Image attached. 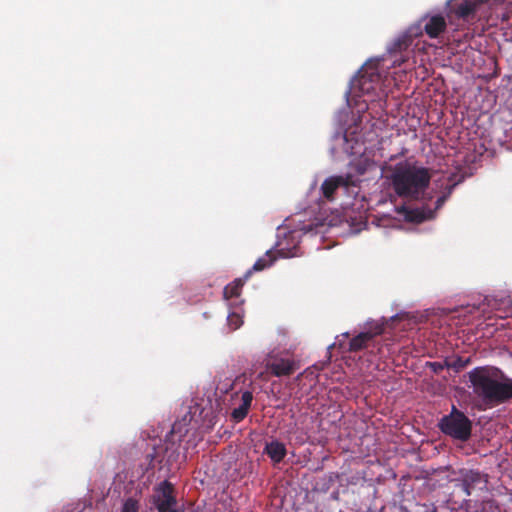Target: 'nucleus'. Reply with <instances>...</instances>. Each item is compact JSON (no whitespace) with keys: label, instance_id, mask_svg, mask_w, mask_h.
Listing matches in <instances>:
<instances>
[{"label":"nucleus","instance_id":"obj_14","mask_svg":"<svg viewBox=\"0 0 512 512\" xmlns=\"http://www.w3.org/2000/svg\"><path fill=\"white\" fill-rule=\"evenodd\" d=\"M275 260L276 257L273 252L271 250L266 251L265 255L258 258L252 268L245 273V279H248L254 271L258 272L270 267Z\"/></svg>","mask_w":512,"mask_h":512},{"label":"nucleus","instance_id":"obj_20","mask_svg":"<svg viewBox=\"0 0 512 512\" xmlns=\"http://www.w3.org/2000/svg\"><path fill=\"white\" fill-rule=\"evenodd\" d=\"M249 408L240 405L239 407L235 408L232 413L231 417L235 422H241L248 414Z\"/></svg>","mask_w":512,"mask_h":512},{"label":"nucleus","instance_id":"obj_21","mask_svg":"<svg viewBox=\"0 0 512 512\" xmlns=\"http://www.w3.org/2000/svg\"><path fill=\"white\" fill-rule=\"evenodd\" d=\"M163 451V448L162 446L161 447H153V452L152 453H147V456L146 458L149 460V466L151 468H154L155 464L154 462L157 461V462H162V459H160V454L161 452Z\"/></svg>","mask_w":512,"mask_h":512},{"label":"nucleus","instance_id":"obj_5","mask_svg":"<svg viewBox=\"0 0 512 512\" xmlns=\"http://www.w3.org/2000/svg\"><path fill=\"white\" fill-rule=\"evenodd\" d=\"M385 327L383 323H376L371 326L368 331L361 332L354 336L349 342L348 350L350 352H359L364 349H370L372 355H381L383 353V345L376 341L375 338L384 333Z\"/></svg>","mask_w":512,"mask_h":512},{"label":"nucleus","instance_id":"obj_10","mask_svg":"<svg viewBox=\"0 0 512 512\" xmlns=\"http://www.w3.org/2000/svg\"><path fill=\"white\" fill-rule=\"evenodd\" d=\"M446 20L442 15H434L427 19L424 31L430 38H437L446 30Z\"/></svg>","mask_w":512,"mask_h":512},{"label":"nucleus","instance_id":"obj_18","mask_svg":"<svg viewBox=\"0 0 512 512\" xmlns=\"http://www.w3.org/2000/svg\"><path fill=\"white\" fill-rule=\"evenodd\" d=\"M139 509V501L133 497H129L124 501L120 512H139Z\"/></svg>","mask_w":512,"mask_h":512},{"label":"nucleus","instance_id":"obj_26","mask_svg":"<svg viewBox=\"0 0 512 512\" xmlns=\"http://www.w3.org/2000/svg\"><path fill=\"white\" fill-rule=\"evenodd\" d=\"M365 171H366V169H365V168H363V167H360V166H359V167L357 168V172H358L359 174H364V173H365Z\"/></svg>","mask_w":512,"mask_h":512},{"label":"nucleus","instance_id":"obj_22","mask_svg":"<svg viewBox=\"0 0 512 512\" xmlns=\"http://www.w3.org/2000/svg\"><path fill=\"white\" fill-rule=\"evenodd\" d=\"M241 400H242V404L241 405L250 409V406H251V403H252V400H253L252 392H250V391L243 392Z\"/></svg>","mask_w":512,"mask_h":512},{"label":"nucleus","instance_id":"obj_11","mask_svg":"<svg viewBox=\"0 0 512 512\" xmlns=\"http://www.w3.org/2000/svg\"><path fill=\"white\" fill-rule=\"evenodd\" d=\"M479 3L476 0H460L454 3L453 11L459 18L469 19L477 12Z\"/></svg>","mask_w":512,"mask_h":512},{"label":"nucleus","instance_id":"obj_25","mask_svg":"<svg viewBox=\"0 0 512 512\" xmlns=\"http://www.w3.org/2000/svg\"><path fill=\"white\" fill-rule=\"evenodd\" d=\"M393 55L395 57V59L392 62L393 67L400 66L402 63L405 62V58L402 55H400L399 57H398V54H393Z\"/></svg>","mask_w":512,"mask_h":512},{"label":"nucleus","instance_id":"obj_23","mask_svg":"<svg viewBox=\"0 0 512 512\" xmlns=\"http://www.w3.org/2000/svg\"><path fill=\"white\" fill-rule=\"evenodd\" d=\"M454 187V184L450 186L447 194H444L442 196H440L437 200H436V209H439L442 207V205L445 203V201L447 200V198L449 197V195L451 194V190L452 188Z\"/></svg>","mask_w":512,"mask_h":512},{"label":"nucleus","instance_id":"obj_17","mask_svg":"<svg viewBox=\"0 0 512 512\" xmlns=\"http://www.w3.org/2000/svg\"><path fill=\"white\" fill-rule=\"evenodd\" d=\"M469 363H470V358L464 359L462 357H456L452 361L445 360L446 367L454 369L456 372H459L462 369H464Z\"/></svg>","mask_w":512,"mask_h":512},{"label":"nucleus","instance_id":"obj_12","mask_svg":"<svg viewBox=\"0 0 512 512\" xmlns=\"http://www.w3.org/2000/svg\"><path fill=\"white\" fill-rule=\"evenodd\" d=\"M349 185V180L348 179H345L343 178L342 176H336V177H330V178H327L321 185V191H322V194L323 196L327 199V200H332L333 199V195L335 193V191L340 187V186H348Z\"/></svg>","mask_w":512,"mask_h":512},{"label":"nucleus","instance_id":"obj_19","mask_svg":"<svg viewBox=\"0 0 512 512\" xmlns=\"http://www.w3.org/2000/svg\"><path fill=\"white\" fill-rule=\"evenodd\" d=\"M228 325L232 330L238 329L242 324V316L236 312H232L227 317Z\"/></svg>","mask_w":512,"mask_h":512},{"label":"nucleus","instance_id":"obj_7","mask_svg":"<svg viewBox=\"0 0 512 512\" xmlns=\"http://www.w3.org/2000/svg\"><path fill=\"white\" fill-rule=\"evenodd\" d=\"M152 501L158 512H180L177 508L174 486L168 480L154 488Z\"/></svg>","mask_w":512,"mask_h":512},{"label":"nucleus","instance_id":"obj_1","mask_svg":"<svg viewBox=\"0 0 512 512\" xmlns=\"http://www.w3.org/2000/svg\"><path fill=\"white\" fill-rule=\"evenodd\" d=\"M473 393L481 402L494 407L512 399V378L507 377L500 369L479 366L468 372Z\"/></svg>","mask_w":512,"mask_h":512},{"label":"nucleus","instance_id":"obj_27","mask_svg":"<svg viewBox=\"0 0 512 512\" xmlns=\"http://www.w3.org/2000/svg\"><path fill=\"white\" fill-rule=\"evenodd\" d=\"M420 215L417 217L419 221H422L425 219V216L422 213H419Z\"/></svg>","mask_w":512,"mask_h":512},{"label":"nucleus","instance_id":"obj_6","mask_svg":"<svg viewBox=\"0 0 512 512\" xmlns=\"http://www.w3.org/2000/svg\"><path fill=\"white\" fill-rule=\"evenodd\" d=\"M354 89H358L363 95L376 94L387 96L382 88V77L376 66L367 65L360 71L357 79L353 83Z\"/></svg>","mask_w":512,"mask_h":512},{"label":"nucleus","instance_id":"obj_4","mask_svg":"<svg viewBox=\"0 0 512 512\" xmlns=\"http://www.w3.org/2000/svg\"><path fill=\"white\" fill-rule=\"evenodd\" d=\"M439 429L445 435L465 442L471 437L472 422L462 411L453 405L451 412L440 420Z\"/></svg>","mask_w":512,"mask_h":512},{"label":"nucleus","instance_id":"obj_15","mask_svg":"<svg viewBox=\"0 0 512 512\" xmlns=\"http://www.w3.org/2000/svg\"><path fill=\"white\" fill-rule=\"evenodd\" d=\"M412 43V37L408 34H403L393 41L391 46L388 48L389 54H401L407 50Z\"/></svg>","mask_w":512,"mask_h":512},{"label":"nucleus","instance_id":"obj_2","mask_svg":"<svg viewBox=\"0 0 512 512\" xmlns=\"http://www.w3.org/2000/svg\"><path fill=\"white\" fill-rule=\"evenodd\" d=\"M431 174L428 168L417 166L410 161L395 165L391 181L395 193L403 198L419 199L428 188Z\"/></svg>","mask_w":512,"mask_h":512},{"label":"nucleus","instance_id":"obj_16","mask_svg":"<svg viewBox=\"0 0 512 512\" xmlns=\"http://www.w3.org/2000/svg\"><path fill=\"white\" fill-rule=\"evenodd\" d=\"M246 280L244 275L243 278H237L228 284L223 290L224 298L228 300L233 297H238Z\"/></svg>","mask_w":512,"mask_h":512},{"label":"nucleus","instance_id":"obj_13","mask_svg":"<svg viewBox=\"0 0 512 512\" xmlns=\"http://www.w3.org/2000/svg\"><path fill=\"white\" fill-rule=\"evenodd\" d=\"M264 452L274 463H280L287 454L285 445L277 440L267 443Z\"/></svg>","mask_w":512,"mask_h":512},{"label":"nucleus","instance_id":"obj_9","mask_svg":"<svg viewBox=\"0 0 512 512\" xmlns=\"http://www.w3.org/2000/svg\"><path fill=\"white\" fill-rule=\"evenodd\" d=\"M266 368L276 377L290 376L296 370L295 362L285 358H275L266 364Z\"/></svg>","mask_w":512,"mask_h":512},{"label":"nucleus","instance_id":"obj_24","mask_svg":"<svg viewBox=\"0 0 512 512\" xmlns=\"http://www.w3.org/2000/svg\"><path fill=\"white\" fill-rule=\"evenodd\" d=\"M429 366L432 368V370L435 372V373H439L441 372L445 367V362L444 363H440V362H430L429 363Z\"/></svg>","mask_w":512,"mask_h":512},{"label":"nucleus","instance_id":"obj_8","mask_svg":"<svg viewBox=\"0 0 512 512\" xmlns=\"http://www.w3.org/2000/svg\"><path fill=\"white\" fill-rule=\"evenodd\" d=\"M472 499H464V503H461L458 508L455 505H451V509L455 512H501L499 506L492 500L482 501L472 505Z\"/></svg>","mask_w":512,"mask_h":512},{"label":"nucleus","instance_id":"obj_3","mask_svg":"<svg viewBox=\"0 0 512 512\" xmlns=\"http://www.w3.org/2000/svg\"><path fill=\"white\" fill-rule=\"evenodd\" d=\"M487 477L476 470H462L460 476L454 479V488L450 494L448 503L450 505H456L459 503V499L464 503V499L467 497L480 496V493L487 490Z\"/></svg>","mask_w":512,"mask_h":512}]
</instances>
